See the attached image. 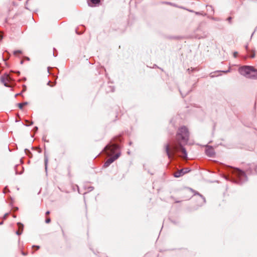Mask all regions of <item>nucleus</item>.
<instances>
[{
  "label": "nucleus",
  "instance_id": "1",
  "mask_svg": "<svg viewBox=\"0 0 257 257\" xmlns=\"http://www.w3.org/2000/svg\"><path fill=\"white\" fill-rule=\"evenodd\" d=\"M188 137L187 128L185 126L181 127L177 132L176 141L165 145V152L169 159L173 158L175 153L179 151H181L182 154L180 157L184 159L187 158V154L182 145L187 143Z\"/></svg>",
  "mask_w": 257,
  "mask_h": 257
},
{
  "label": "nucleus",
  "instance_id": "15",
  "mask_svg": "<svg viewBox=\"0 0 257 257\" xmlns=\"http://www.w3.org/2000/svg\"><path fill=\"white\" fill-rule=\"evenodd\" d=\"M227 20L230 23L231 22V17H229L227 19Z\"/></svg>",
  "mask_w": 257,
  "mask_h": 257
},
{
  "label": "nucleus",
  "instance_id": "17",
  "mask_svg": "<svg viewBox=\"0 0 257 257\" xmlns=\"http://www.w3.org/2000/svg\"><path fill=\"white\" fill-rule=\"evenodd\" d=\"M254 54H253L251 55L250 57H251V58H253V57H254Z\"/></svg>",
  "mask_w": 257,
  "mask_h": 257
},
{
  "label": "nucleus",
  "instance_id": "2",
  "mask_svg": "<svg viewBox=\"0 0 257 257\" xmlns=\"http://www.w3.org/2000/svg\"><path fill=\"white\" fill-rule=\"evenodd\" d=\"M104 151L107 156H112L104 164V167L106 168L119 157L120 154L118 152V146L115 144L107 146L104 149Z\"/></svg>",
  "mask_w": 257,
  "mask_h": 257
},
{
  "label": "nucleus",
  "instance_id": "11",
  "mask_svg": "<svg viewBox=\"0 0 257 257\" xmlns=\"http://www.w3.org/2000/svg\"><path fill=\"white\" fill-rule=\"evenodd\" d=\"M22 53V51L20 50H16L14 52V54L15 56H17Z\"/></svg>",
  "mask_w": 257,
  "mask_h": 257
},
{
  "label": "nucleus",
  "instance_id": "6",
  "mask_svg": "<svg viewBox=\"0 0 257 257\" xmlns=\"http://www.w3.org/2000/svg\"><path fill=\"white\" fill-rule=\"evenodd\" d=\"M189 171L190 170L188 169V168H184L175 172L174 174V176L177 178L180 177L185 173L189 172Z\"/></svg>",
  "mask_w": 257,
  "mask_h": 257
},
{
  "label": "nucleus",
  "instance_id": "19",
  "mask_svg": "<svg viewBox=\"0 0 257 257\" xmlns=\"http://www.w3.org/2000/svg\"><path fill=\"white\" fill-rule=\"evenodd\" d=\"M3 38L2 36L1 35V34H0V39H2Z\"/></svg>",
  "mask_w": 257,
  "mask_h": 257
},
{
  "label": "nucleus",
  "instance_id": "18",
  "mask_svg": "<svg viewBox=\"0 0 257 257\" xmlns=\"http://www.w3.org/2000/svg\"><path fill=\"white\" fill-rule=\"evenodd\" d=\"M36 247L37 249H39L40 248L39 246H36Z\"/></svg>",
  "mask_w": 257,
  "mask_h": 257
},
{
  "label": "nucleus",
  "instance_id": "13",
  "mask_svg": "<svg viewBox=\"0 0 257 257\" xmlns=\"http://www.w3.org/2000/svg\"><path fill=\"white\" fill-rule=\"evenodd\" d=\"M46 221V223H50V221H51V219H50V218L49 217H48V218H46V221Z\"/></svg>",
  "mask_w": 257,
  "mask_h": 257
},
{
  "label": "nucleus",
  "instance_id": "14",
  "mask_svg": "<svg viewBox=\"0 0 257 257\" xmlns=\"http://www.w3.org/2000/svg\"><path fill=\"white\" fill-rule=\"evenodd\" d=\"M233 55H234V57H236L237 55V52H234Z\"/></svg>",
  "mask_w": 257,
  "mask_h": 257
},
{
  "label": "nucleus",
  "instance_id": "10",
  "mask_svg": "<svg viewBox=\"0 0 257 257\" xmlns=\"http://www.w3.org/2000/svg\"><path fill=\"white\" fill-rule=\"evenodd\" d=\"M90 1H91V2L93 4H94V5L98 4L100 2V0H90Z\"/></svg>",
  "mask_w": 257,
  "mask_h": 257
},
{
  "label": "nucleus",
  "instance_id": "7",
  "mask_svg": "<svg viewBox=\"0 0 257 257\" xmlns=\"http://www.w3.org/2000/svg\"><path fill=\"white\" fill-rule=\"evenodd\" d=\"M206 154L209 157H212L214 154V150L211 147H208L206 149Z\"/></svg>",
  "mask_w": 257,
  "mask_h": 257
},
{
  "label": "nucleus",
  "instance_id": "5",
  "mask_svg": "<svg viewBox=\"0 0 257 257\" xmlns=\"http://www.w3.org/2000/svg\"><path fill=\"white\" fill-rule=\"evenodd\" d=\"M12 80V78L9 75H4L1 77L2 82L7 87H9V83Z\"/></svg>",
  "mask_w": 257,
  "mask_h": 257
},
{
  "label": "nucleus",
  "instance_id": "4",
  "mask_svg": "<svg viewBox=\"0 0 257 257\" xmlns=\"http://www.w3.org/2000/svg\"><path fill=\"white\" fill-rule=\"evenodd\" d=\"M232 173L235 176L237 177L240 181H243L246 179L245 173L238 169H234L232 171Z\"/></svg>",
  "mask_w": 257,
  "mask_h": 257
},
{
  "label": "nucleus",
  "instance_id": "9",
  "mask_svg": "<svg viewBox=\"0 0 257 257\" xmlns=\"http://www.w3.org/2000/svg\"><path fill=\"white\" fill-rule=\"evenodd\" d=\"M27 104V102H23V103H19L18 104V106H19V107L20 108V109H22L23 108V107Z\"/></svg>",
  "mask_w": 257,
  "mask_h": 257
},
{
  "label": "nucleus",
  "instance_id": "3",
  "mask_svg": "<svg viewBox=\"0 0 257 257\" xmlns=\"http://www.w3.org/2000/svg\"><path fill=\"white\" fill-rule=\"evenodd\" d=\"M255 69L252 66H243L238 69L239 73L246 78H252V75L254 73Z\"/></svg>",
  "mask_w": 257,
  "mask_h": 257
},
{
  "label": "nucleus",
  "instance_id": "12",
  "mask_svg": "<svg viewBox=\"0 0 257 257\" xmlns=\"http://www.w3.org/2000/svg\"><path fill=\"white\" fill-rule=\"evenodd\" d=\"M252 78L257 79V70L255 69L254 73L252 75Z\"/></svg>",
  "mask_w": 257,
  "mask_h": 257
},
{
  "label": "nucleus",
  "instance_id": "8",
  "mask_svg": "<svg viewBox=\"0 0 257 257\" xmlns=\"http://www.w3.org/2000/svg\"><path fill=\"white\" fill-rule=\"evenodd\" d=\"M19 230L17 231V234L20 235L22 233L23 230V225L20 223H18Z\"/></svg>",
  "mask_w": 257,
  "mask_h": 257
},
{
  "label": "nucleus",
  "instance_id": "20",
  "mask_svg": "<svg viewBox=\"0 0 257 257\" xmlns=\"http://www.w3.org/2000/svg\"><path fill=\"white\" fill-rule=\"evenodd\" d=\"M228 71H224V73H227Z\"/></svg>",
  "mask_w": 257,
  "mask_h": 257
},
{
  "label": "nucleus",
  "instance_id": "16",
  "mask_svg": "<svg viewBox=\"0 0 257 257\" xmlns=\"http://www.w3.org/2000/svg\"><path fill=\"white\" fill-rule=\"evenodd\" d=\"M50 214V211H47L46 212V215H48Z\"/></svg>",
  "mask_w": 257,
  "mask_h": 257
}]
</instances>
